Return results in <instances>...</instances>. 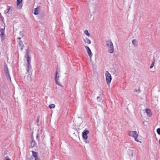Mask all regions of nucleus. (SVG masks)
<instances>
[{"label": "nucleus", "instance_id": "nucleus-1", "mask_svg": "<svg viewBox=\"0 0 160 160\" xmlns=\"http://www.w3.org/2000/svg\"><path fill=\"white\" fill-rule=\"evenodd\" d=\"M106 46L108 48V52L109 53L112 54L113 52L114 46L111 40L108 39L107 40Z\"/></svg>", "mask_w": 160, "mask_h": 160}, {"label": "nucleus", "instance_id": "nucleus-2", "mask_svg": "<svg viewBox=\"0 0 160 160\" xmlns=\"http://www.w3.org/2000/svg\"><path fill=\"white\" fill-rule=\"evenodd\" d=\"M128 134L129 136L132 137L134 138L135 140L138 142H140L138 139L137 137H138V134L136 131H128Z\"/></svg>", "mask_w": 160, "mask_h": 160}, {"label": "nucleus", "instance_id": "nucleus-3", "mask_svg": "<svg viewBox=\"0 0 160 160\" xmlns=\"http://www.w3.org/2000/svg\"><path fill=\"white\" fill-rule=\"evenodd\" d=\"M60 75L58 72V70H57L55 74V83L57 85L61 87H62L59 82V77Z\"/></svg>", "mask_w": 160, "mask_h": 160}, {"label": "nucleus", "instance_id": "nucleus-4", "mask_svg": "<svg viewBox=\"0 0 160 160\" xmlns=\"http://www.w3.org/2000/svg\"><path fill=\"white\" fill-rule=\"evenodd\" d=\"M105 75L106 81L108 85H109L110 84L112 79L111 75L108 71L105 72Z\"/></svg>", "mask_w": 160, "mask_h": 160}, {"label": "nucleus", "instance_id": "nucleus-5", "mask_svg": "<svg viewBox=\"0 0 160 160\" xmlns=\"http://www.w3.org/2000/svg\"><path fill=\"white\" fill-rule=\"evenodd\" d=\"M24 80L26 82L29 83L32 81L31 75L29 72H26V75L24 77Z\"/></svg>", "mask_w": 160, "mask_h": 160}, {"label": "nucleus", "instance_id": "nucleus-6", "mask_svg": "<svg viewBox=\"0 0 160 160\" xmlns=\"http://www.w3.org/2000/svg\"><path fill=\"white\" fill-rule=\"evenodd\" d=\"M26 54L25 55V58H27V62H31V58L29 56V51L28 49H26Z\"/></svg>", "mask_w": 160, "mask_h": 160}, {"label": "nucleus", "instance_id": "nucleus-7", "mask_svg": "<svg viewBox=\"0 0 160 160\" xmlns=\"http://www.w3.org/2000/svg\"><path fill=\"white\" fill-rule=\"evenodd\" d=\"M89 133L88 130H85L82 132V137L83 138L86 140L88 138V134Z\"/></svg>", "mask_w": 160, "mask_h": 160}, {"label": "nucleus", "instance_id": "nucleus-8", "mask_svg": "<svg viewBox=\"0 0 160 160\" xmlns=\"http://www.w3.org/2000/svg\"><path fill=\"white\" fill-rule=\"evenodd\" d=\"M31 62H27V63L26 64L27 72H29V70L32 69V68L31 64Z\"/></svg>", "mask_w": 160, "mask_h": 160}, {"label": "nucleus", "instance_id": "nucleus-9", "mask_svg": "<svg viewBox=\"0 0 160 160\" xmlns=\"http://www.w3.org/2000/svg\"><path fill=\"white\" fill-rule=\"evenodd\" d=\"M85 48L87 50V52L88 53L89 57L91 58L92 56V54L90 49L87 46H85Z\"/></svg>", "mask_w": 160, "mask_h": 160}, {"label": "nucleus", "instance_id": "nucleus-10", "mask_svg": "<svg viewBox=\"0 0 160 160\" xmlns=\"http://www.w3.org/2000/svg\"><path fill=\"white\" fill-rule=\"evenodd\" d=\"M22 1V0H17V8L19 9H21L22 8V6L21 3Z\"/></svg>", "mask_w": 160, "mask_h": 160}, {"label": "nucleus", "instance_id": "nucleus-11", "mask_svg": "<svg viewBox=\"0 0 160 160\" xmlns=\"http://www.w3.org/2000/svg\"><path fill=\"white\" fill-rule=\"evenodd\" d=\"M32 141L31 142V145L32 147H34L36 146L37 144L35 141L33 139V137H32L31 138Z\"/></svg>", "mask_w": 160, "mask_h": 160}, {"label": "nucleus", "instance_id": "nucleus-12", "mask_svg": "<svg viewBox=\"0 0 160 160\" xmlns=\"http://www.w3.org/2000/svg\"><path fill=\"white\" fill-rule=\"evenodd\" d=\"M128 155L130 157H132L133 156V151L132 149V148H130L128 149Z\"/></svg>", "mask_w": 160, "mask_h": 160}, {"label": "nucleus", "instance_id": "nucleus-13", "mask_svg": "<svg viewBox=\"0 0 160 160\" xmlns=\"http://www.w3.org/2000/svg\"><path fill=\"white\" fill-rule=\"evenodd\" d=\"M40 9V7H38L34 9V14L35 15H37L39 13V10Z\"/></svg>", "mask_w": 160, "mask_h": 160}, {"label": "nucleus", "instance_id": "nucleus-14", "mask_svg": "<svg viewBox=\"0 0 160 160\" xmlns=\"http://www.w3.org/2000/svg\"><path fill=\"white\" fill-rule=\"evenodd\" d=\"M84 41L85 43L87 44H90L91 42L90 40L88 38H86L84 39Z\"/></svg>", "mask_w": 160, "mask_h": 160}, {"label": "nucleus", "instance_id": "nucleus-15", "mask_svg": "<svg viewBox=\"0 0 160 160\" xmlns=\"http://www.w3.org/2000/svg\"><path fill=\"white\" fill-rule=\"evenodd\" d=\"M146 112L147 115L149 117L151 116L152 114L151 110L150 109H147L146 110Z\"/></svg>", "mask_w": 160, "mask_h": 160}, {"label": "nucleus", "instance_id": "nucleus-16", "mask_svg": "<svg viewBox=\"0 0 160 160\" xmlns=\"http://www.w3.org/2000/svg\"><path fill=\"white\" fill-rule=\"evenodd\" d=\"M19 46L21 47L20 50L21 51H22L23 49V48L24 47V45L22 42L21 41H20L18 43Z\"/></svg>", "mask_w": 160, "mask_h": 160}, {"label": "nucleus", "instance_id": "nucleus-17", "mask_svg": "<svg viewBox=\"0 0 160 160\" xmlns=\"http://www.w3.org/2000/svg\"><path fill=\"white\" fill-rule=\"evenodd\" d=\"M132 44L134 46L137 47L138 45L137 41L135 39L133 40L132 41Z\"/></svg>", "mask_w": 160, "mask_h": 160}, {"label": "nucleus", "instance_id": "nucleus-18", "mask_svg": "<svg viewBox=\"0 0 160 160\" xmlns=\"http://www.w3.org/2000/svg\"><path fill=\"white\" fill-rule=\"evenodd\" d=\"M10 9V7H8V8L7 9V11H5V13H8L9 14H11V12L9 11Z\"/></svg>", "mask_w": 160, "mask_h": 160}, {"label": "nucleus", "instance_id": "nucleus-19", "mask_svg": "<svg viewBox=\"0 0 160 160\" xmlns=\"http://www.w3.org/2000/svg\"><path fill=\"white\" fill-rule=\"evenodd\" d=\"M4 69L5 73H9L8 68L7 66H6L4 67Z\"/></svg>", "mask_w": 160, "mask_h": 160}, {"label": "nucleus", "instance_id": "nucleus-20", "mask_svg": "<svg viewBox=\"0 0 160 160\" xmlns=\"http://www.w3.org/2000/svg\"><path fill=\"white\" fill-rule=\"evenodd\" d=\"M155 60L154 58V57H153V62L150 67V68H153V67L154 64V63H155Z\"/></svg>", "mask_w": 160, "mask_h": 160}, {"label": "nucleus", "instance_id": "nucleus-21", "mask_svg": "<svg viewBox=\"0 0 160 160\" xmlns=\"http://www.w3.org/2000/svg\"><path fill=\"white\" fill-rule=\"evenodd\" d=\"M6 76L7 77V78L8 80H11L10 75L9 73H5Z\"/></svg>", "mask_w": 160, "mask_h": 160}, {"label": "nucleus", "instance_id": "nucleus-22", "mask_svg": "<svg viewBox=\"0 0 160 160\" xmlns=\"http://www.w3.org/2000/svg\"><path fill=\"white\" fill-rule=\"evenodd\" d=\"M55 107V105L54 104H51L49 106V108H53Z\"/></svg>", "mask_w": 160, "mask_h": 160}, {"label": "nucleus", "instance_id": "nucleus-23", "mask_svg": "<svg viewBox=\"0 0 160 160\" xmlns=\"http://www.w3.org/2000/svg\"><path fill=\"white\" fill-rule=\"evenodd\" d=\"M0 36H1V41L2 42H3V41L5 39L4 34L0 35Z\"/></svg>", "mask_w": 160, "mask_h": 160}, {"label": "nucleus", "instance_id": "nucleus-24", "mask_svg": "<svg viewBox=\"0 0 160 160\" xmlns=\"http://www.w3.org/2000/svg\"><path fill=\"white\" fill-rule=\"evenodd\" d=\"M0 32L1 33L0 35L4 34V28H1L0 29Z\"/></svg>", "mask_w": 160, "mask_h": 160}, {"label": "nucleus", "instance_id": "nucleus-25", "mask_svg": "<svg viewBox=\"0 0 160 160\" xmlns=\"http://www.w3.org/2000/svg\"><path fill=\"white\" fill-rule=\"evenodd\" d=\"M32 156L33 157H35L36 156H37V155H38V153L37 152H35L33 151H32Z\"/></svg>", "mask_w": 160, "mask_h": 160}, {"label": "nucleus", "instance_id": "nucleus-26", "mask_svg": "<svg viewBox=\"0 0 160 160\" xmlns=\"http://www.w3.org/2000/svg\"><path fill=\"white\" fill-rule=\"evenodd\" d=\"M84 33L88 36H89L90 35V34L88 32V31L87 30L84 31Z\"/></svg>", "mask_w": 160, "mask_h": 160}, {"label": "nucleus", "instance_id": "nucleus-27", "mask_svg": "<svg viewBox=\"0 0 160 160\" xmlns=\"http://www.w3.org/2000/svg\"><path fill=\"white\" fill-rule=\"evenodd\" d=\"M157 132L158 134L160 135V128H158L157 129Z\"/></svg>", "mask_w": 160, "mask_h": 160}, {"label": "nucleus", "instance_id": "nucleus-28", "mask_svg": "<svg viewBox=\"0 0 160 160\" xmlns=\"http://www.w3.org/2000/svg\"><path fill=\"white\" fill-rule=\"evenodd\" d=\"M0 18H1L2 21H4V18L1 15V14H0Z\"/></svg>", "mask_w": 160, "mask_h": 160}, {"label": "nucleus", "instance_id": "nucleus-29", "mask_svg": "<svg viewBox=\"0 0 160 160\" xmlns=\"http://www.w3.org/2000/svg\"><path fill=\"white\" fill-rule=\"evenodd\" d=\"M20 34L21 35L22 38L23 36L24 35L22 32H20Z\"/></svg>", "mask_w": 160, "mask_h": 160}, {"label": "nucleus", "instance_id": "nucleus-30", "mask_svg": "<svg viewBox=\"0 0 160 160\" xmlns=\"http://www.w3.org/2000/svg\"><path fill=\"white\" fill-rule=\"evenodd\" d=\"M5 160H11L10 158H9L8 157H5Z\"/></svg>", "mask_w": 160, "mask_h": 160}, {"label": "nucleus", "instance_id": "nucleus-31", "mask_svg": "<svg viewBox=\"0 0 160 160\" xmlns=\"http://www.w3.org/2000/svg\"><path fill=\"white\" fill-rule=\"evenodd\" d=\"M35 160H40L39 158V157L35 159Z\"/></svg>", "mask_w": 160, "mask_h": 160}, {"label": "nucleus", "instance_id": "nucleus-32", "mask_svg": "<svg viewBox=\"0 0 160 160\" xmlns=\"http://www.w3.org/2000/svg\"><path fill=\"white\" fill-rule=\"evenodd\" d=\"M39 134H37V136H36V138L37 139H38V137H39Z\"/></svg>", "mask_w": 160, "mask_h": 160}, {"label": "nucleus", "instance_id": "nucleus-33", "mask_svg": "<svg viewBox=\"0 0 160 160\" xmlns=\"http://www.w3.org/2000/svg\"><path fill=\"white\" fill-rule=\"evenodd\" d=\"M85 140V142H86V143H88V141H87V139H86V140Z\"/></svg>", "mask_w": 160, "mask_h": 160}, {"label": "nucleus", "instance_id": "nucleus-34", "mask_svg": "<svg viewBox=\"0 0 160 160\" xmlns=\"http://www.w3.org/2000/svg\"><path fill=\"white\" fill-rule=\"evenodd\" d=\"M38 155H37V156H36L35 157H34V158L35 159L36 158H38Z\"/></svg>", "mask_w": 160, "mask_h": 160}, {"label": "nucleus", "instance_id": "nucleus-35", "mask_svg": "<svg viewBox=\"0 0 160 160\" xmlns=\"http://www.w3.org/2000/svg\"><path fill=\"white\" fill-rule=\"evenodd\" d=\"M37 122H39V119L38 118L37 119Z\"/></svg>", "mask_w": 160, "mask_h": 160}, {"label": "nucleus", "instance_id": "nucleus-36", "mask_svg": "<svg viewBox=\"0 0 160 160\" xmlns=\"http://www.w3.org/2000/svg\"><path fill=\"white\" fill-rule=\"evenodd\" d=\"M99 98H100V97H99L98 96V97H97V100H98L99 99Z\"/></svg>", "mask_w": 160, "mask_h": 160}, {"label": "nucleus", "instance_id": "nucleus-37", "mask_svg": "<svg viewBox=\"0 0 160 160\" xmlns=\"http://www.w3.org/2000/svg\"><path fill=\"white\" fill-rule=\"evenodd\" d=\"M21 39V38H20V37H18V39H19V40H20Z\"/></svg>", "mask_w": 160, "mask_h": 160}, {"label": "nucleus", "instance_id": "nucleus-38", "mask_svg": "<svg viewBox=\"0 0 160 160\" xmlns=\"http://www.w3.org/2000/svg\"><path fill=\"white\" fill-rule=\"evenodd\" d=\"M159 144L160 145V139L159 140Z\"/></svg>", "mask_w": 160, "mask_h": 160}]
</instances>
